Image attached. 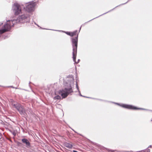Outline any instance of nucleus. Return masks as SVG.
Returning <instances> with one entry per match:
<instances>
[{
	"label": "nucleus",
	"mask_w": 152,
	"mask_h": 152,
	"mask_svg": "<svg viewBox=\"0 0 152 152\" xmlns=\"http://www.w3.org/2000/svg\"><path fill=\"white\" fill-rule=\"evenodd\" d=\"M66 34L71 37H75L72 38V42L73 47V61L76 63H77L76 61V58L77 53V47L78 37V34L77 31H75L72 32H67Z\"/></svg>",
	"instance_id": "f257e3e1"
},
{
	"label": "nucleus",
	"mask_w": 152,
	"mask_h": 152,
	"mask_svg": "<svg viewBox=\"0 0 152 152\" xmlns=\"http://www.w3.org/2000/svg\"><path fill=\"white\" fill-rule=\"evenodd\" d=\"M73 91L72 88L70 86L69 88H65L60 90L59 94H60L63 98H66L70 93L73 92Z\"/></svg>",
	"instance_id": "f03ea898"
},
{
	"label": "nucleus",
	"mask_w": 152,
	"mask_h": 152,
	"mask_svg": "<svg viewBox=\"0 0 152 152\" xmlns=\"http://www.w3.org/2000/svg\"><path fill=\"white\" fill-rule=\"evenodd\" d=\"M12 8L14 14L16 15L22 14L24 11V10H22L21 6L17 3L14 4Z\"/></svg>",
	"instance_id": "7ed1b4c3"
},
{
	"label": "nucleus",
	"mask_w": 152,
	"mask_h": 152,
	"mask_svg": "<svg viewBox=\"0 0 152 152\" xmlns=\"http://www.w3.org/2000/svg\"><path fill=\"white\" fill-rule=\"evenodd\" d=\"M13 26V21L12 20L9 21L7 23L4 25V28L0 30V34H1L5 32L9 31L11 26Z\"/></svg>",
	"instance_id": "20e7f679"
},
{
	"label": "nucleus",
	"mask_w": 152,
	"mask_h": 152,
	"mask_svg": "<svg viewBox=\"0 0 152 152\" xmlns=\"http://www.w3.org/2000/svg\"><path fill=\"white\" fill-rule=\"evenodd\" d=\"M12 106L15 108L21 114L25 112V110L23 107L19 103H13L12 104Z\"/></svg>",
	"instance_id": "39448f33"
},
{
	"label": "nucleus",
	"mask_w": 152,
	"mask_h": 152,
	"mask_svg": "<svg viewBox=\"0 0 152 152\" xmlns=\"http://www.w3.org/2000/svg\"><path fill=\"white\" fill-rule=\"evenodd\" d=\"M35 5V2H31L26 5V7L24 9L27 12H30L33 10L34 8Z\"/></svg>",
	"instance_id": "423d86ee"
},
{
	"label": "nucleus",
	"mask_w": 152,
	"mask_h": 152,
	"mask_svg": "<svg viewBox=\"0 0 152 152\" xmlns=\"http://www.w3.org/2000/svg\"><path fill=\"white\" fill-rule=\"evenodd\" d=\"M27 13V12L24 10V13H22L23 14L18 16L17 19L19 21L21 22L23 20H25L29 17V15Z\"/></svg>",
	"instance_id": "0eeeda50"
},
{
	"label": "nucleus",
	"mask_w": 152,
	"mask_h": 152,
	"mask_svg": "<svg viewBox=\"0 0 152 152\" xmlns=\"http://www.w3.org/2000/svg\"><path fill=\"white\" fill-rule=\"evenodd\" d=\"M122 106L124 108L131 110H137L141 109L132 105L127 104H123Z\"/></svg>",
	"instance_id": "6e6552de"
},
{
	"label": "nucleus",
	"mask_w": 152,
	"mask_h": 152,
	"mask_svg": "<svg viewBox=\"0 0 152 152\" xmlns=\"http://www.w3.org/2000/svg\"><path fill=\"white\" fill-rule=\"evenodd\" d=\"M64 145L66 147L69 149L72 148V145L71 144L67 142L64 143Z\"/></svg>",
	"instance_id": "1a4fd4ad"
},
{
	"label": "nucleus",
	"mask_w": 152,
	"mask_h": 152,
	"mask_svg": "<svg viewBox=\"0 0 152 152\" xmlns=\"http://www.w3.org/2000/svg\"><path fill=\"white\" fill-rule=\"evenodd\" d=\"M22 141L23 143H25L27 146L30 145V142L27 139L25 138L23 139L22 140Z\"/></svg>",
	"instance_id": "9d476101"
},
{
	"label": "nucleus",
	"mask_w": 152,
	"mask_h": 152,
	"mask_svg": "<svg viewBox=\"0 0 152 152\" xmlns=\"http://www.w3.org/2000/svg\"><path fill=\"white\" fill-rule=\"evenodd\" d=\"M61 97L58 95H57V96H56L54 98V99H57V100H59L61 99Z\"/></svg>",
	"instance_id": "9b49d317"
},
{
	"label": "nucleus",
	"mask_w": 152,
	"mask_h": 152,
	"mask_svg": "<svg viewBox=\"0 0 152 152\" xmlns=\"http://www.w3.org/2000/svg\"><path fill=\"white\" fill-rule=\"evenodd\" d=\"M73 152H78L77 151H75V150H73Z\"/></svg>",
	"instance_id": "f8f14e48"
},
{
	"label": "nucleus",
	"mask_w": 152,
	"mask_h": 152,
	"mask_svg": "<svg viewBox=\"0 0 152 152\" xmlns=\"http://www.w3.org/2000/svg\"><path fill=\"white\" fill-rule=\"evenodd\" d=\"M150 147V148H151V145H150V146H149L148 148H149Z\"/></svg>",
	"instance_id": "ddd939ff"
}]
</instances>
